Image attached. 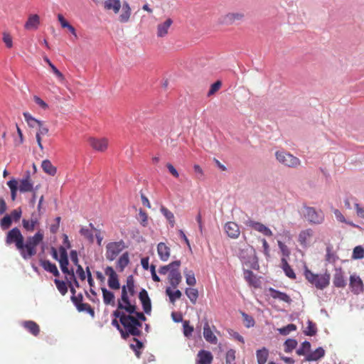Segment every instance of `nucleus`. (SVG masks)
I'll return each mask as SVG.
<instances>
[{
	"label": "nucleus",
	"instance_id": "nucleus-1",
	"mask_svg": "<svg viewBox=\"0 0 364 364\" xmlns=\"http://www.w3.org/2000/svg\"><path fill=\"white\" fill-rule=\"evenodd\" d=\"M304 275L306 279L318 289L323 290L330 284L331 275L328 272L323 274H315L305 266Z\"/></svg>",
	"mask_w": 364,
	"mask_h": 364
},
{
	"label": "nucleus",
	"instance_id": "nucleus-2",
	"mask_svg": "<svg viewBox=\"0 0 364 364\" xmlns=\"http://www.w3.org/2000/svg\"><path fill=\"white\" fill-rule=\"evenodd\" d=\"M112 316L114 318H119L120 323L123 326L124 330L122 329L121 336L123 339H127L129 336L136 335L137 333L136 329H134V326L132 325L128 317H133L132 316L127 315L123 311L115 310L112 312Z\"/></svg>",
	"mask_w": 364,
	"mask_h": 364
},
{
	"label": "nucleus",
	"instance_id": "nucleus-3",
	"mask_svg": "<svg viewBox=\"0 0 364 364\" xmlns=\"http://www.w3.org/2000/svg\"><path fill=\"white\" fill-rule=\"evenodd\" d=\"M127 247L124 240L110 242L106 245V258L109 261H114L117 257Z\"/></svg>",
	"mask_w": 364,
	"mask_h": 364
},
{
	"label": "nucleus",
	"instance_id": "nucleus-4",
	"mask_svg": "<svg viewBox=\"0 0 364 364\" xmlns=\"http://www.w3.org/2000/svg\"><path fill=\"white\" fill-rule=\"evenodd\" d=\"M23 243L24 237L18 228H13L7 232L6 237V245L14 244L16 249L18 250Z\"/></svg>",
	"mask_w": 364,
	"mask_h": 364
},
{
	"label": "nucleus",
	"instance_id": "nucleus-5",
	"mask_svg": "<svg viewBox=\"0 0 364 364\" xmlns=\"http://www.w3.org/2000/svg\"><path fill=\"white\" fill-rule=\"evenodd\" d=\"M304 218L311 223L314 225L321 224L324 220V213L322 210H316L314 207L304 206Z\"/></svg>",
	"mask_w": 364,
	"mask_h": 364
},
{
	"label": "nucleus",
	"instance_id": "nucleus-6",
	"mask_svg": "<svg viewBox=\"0 0 364 364\" xmlns=\"http://www.w3.org/2000/svg\"><path fill=\"white\" fill-rule=\"evenodd\" d=\"M275 156L279 163L288 167H296L300 163V161L297 157L284 151H276Z\"/></svg>",
	"mask_w": 364,
	"mask_h": 364
},
{
	"label": "nucleus",
	"instance_id": "nucleus-7",
	"mask_svg": "<svg viewBox=\"0 0 364 364\" xmlns=\"http://www.w3.org/2000/svg\"><path fill=\"white\" fill-rule=\"evenodd\" d=\"M31 173L29 171H26L22 179L20 181V185L18 186V189L21 193H26V192H36L38 186H36L35 188L33 187V183L31 182Z\"/></svg>",
	"mask_w": 364,
	"mask_h": 364
},
{
	"label": "nucleus",
	"instance_id": "nucleus-8",
	"mask_svg": "<svg viewBox=\"0 0 364 364\" xmlns=\"http://www.w3.org/2000/svg\"><path fill=\"white\" fill-rule=\"evenodd\" d=\"M349 287L350 291L355 295H358L364 291V284L360 276L356 274L350 276Z\"/></svg>",
	"mask_w": 364,
	"mask_h": 364
},
{
	"label": "nucleus",
	"instance_id": "nucleus-9",
	"mask_svg": "<svg viewBox=\"0 0 364 364\" xmlns=\"http://www.w3.org/2000/svg\"><path fill=\"white\" fill-rule=\"evenodd\" d=\"M256 255V251L252 246H247L245 248L240 249L238 257L242 264L247 265L248 262Z\"/></svg>",
	"mask_w": 364,
	"mask_h": 364
},
{
	"label": "nucleus",
	"instance_id": "nucleus-10",
	"mask_svg": "<svg viewBox=\"0 0 364 364\" xmlns=\"http://www.w3.org/2000/svg\"><path fill=\"white\" fill-rule=\"evenodd\" d=\"M139 299L141 301L144 314L149 315L151 312V301L148 291L142 288L139 292Z\"/></svg>",
	"mask_w": 364,
	"mask_h": 364
},
{
	"label": "nucleus",
	"instance_id": "nucleus-11",
	"mask_svg": "<svg viewBox=\"0 0 364 364\" xmlns=\"http://www.w3.org/2000/svg\"><path fill=\"white\" fill-rule=\"evenodd\" d=\"M58 262L60 264V267L62 272L65 275H71V271H74V269L73 268H68L69 259L68 252H65L63 248L60 249V257Z\"/></svg>",
	"mask_w": 364,
	"mask_h": 364
},
{
	"label": "nucleus",
	"instance_id": "nucleus-12",
	"mask_svg": "<svg viewBox=\"0 0 364 364\" xmlns=\"http://www.w3.org/2000/svg\"><path fill=\"white\" fill-rule=\"evenodd\" d=\"M333 284L335 287L344 288L347 282L345 279L344 274L341 267H336L333 277Z\"/></svg>",
	"mask_w": 364,
	"mask_h": 364
},
{
	"label": "nucleus",
	"instance_id": "nucleus-13",
	"mask_svg": "<svg viewBox=\"0 0 364 364\" xmlns=\"http://www.w3.org/2000/svg\"><path fill=\"white\" fill-rule=\"evenodd\" d=\"M243 18L244 14L242 13H228L222 17L220 23L226 25H230L241 21Z\"/></svg>",
	"mask_w": 364,
	"mask_h": 364
},
{
	"label": "nucleus",
	"instance_id": "nucleus-14",
	"mask_svg": "<svg viewBox=\"0 0 364 364\" xmlns=\"http://www.w3.org/2000/svg\"><path fill=\"white\" fill-rule=\"evenodd\" d=\"M244 278L248 284L255 288H259L261 286L260 280L250 269H243Z\"/></svg>",
	"mask_w": 364,
	"mask_h": 364
},
{
	"label": "nucleus",
	"instance_id": "nucleus-15",
	"mask_svg": "<svg viewBox=\"0 0 364 364\" xmlns=\"http://www.w3.org/2000/svg\"><path fill=\"white\" fill-rule=\"evenodd\" d=\"M213 356L209 350L202 349L198 351L196 364H211Z\"/></svg>",
	"mask_w": 364,
	"mask_h": 364
},
{
	"label": "nucleus",
	"instance_id": "nucleus-16",
	"mask_svg": "<svg viewBox=\"0 0 364 364\" xmlns=\"http://www.w3.org/2000/svg\"><path fill=\"white\" fill-rule=\"evenodd\" d=\"M268 291L269 292V295L274 299H278L287 304H291L292 301L290 296L285 292L280 291L273 287H269Z\"/></svg>",
	"mask_w": 364,
	"mask_h": 364
},
{
	"label": "nucleus",
	"instance_id": "nucleus-17",
	"mask_svg": "<svg viewBox=\"0 0 364 364\" xmlns=\"http://www.w3.org/2000/svg\"><path fill=\"white\" fill-rule=\"evenodd\" d=\"M40 264L46 272L51 273L55 277H58L60 276V272L57 268V266L55 263L51 262L48 259H42L39 260Z\"/></svg>",
	"mask_w": 364,
	"mask_h": 364
},
{
	"label": "nucleus",
	"instance_id": "nucleus-18",
	"mask_svg": "<svg viewBox=\"0 0 364 364\" xmlns=\"http://www.w3.org/2000/svg\"><path fill=\"white\" fill-rule=\"evenodd\" d=\"M225 230L228 237L236 239L240 235V229L237 223L234 222H228L225 225Z\"/></svg>",
	"mask_w": 364,
	"mask_h": 364
},
{
	"label": "nucleus",
	"instance_id": "nucleus-19",
	"mask_svg": "<svg viewBox=\"0 0 364 364\" xmlns=\"http://www.w3.org/2000/svg\"><path fill=\"white\" fill-rule=\"evenodd\" d=\"M90 145L96 151H103L107 147V142L105 139H97L90 137L89 139Z\"/></svg>",
	"mask_w": 364,
	"mask_h": 364
},
{
	"label": "nucleus",
	"instance_id": "nucleus-20",
	"mask_svg": "<svg viewBox=\"0 0 364 364\" xmlns=\"http://www.w3.org/2000/svg\"><path fill=\"white\" fill-rule=\"evenodd\" d=\"M325 355V350L322 347H318L314 351L309 353L305 357V360L309 362L317 361Z\"/></svg>",
	"mask_w": 364,
	"mask_h": 364
},
{
	"label": "nucleus",
	"instance_id": "nucleus-21",
	"mask_svg": "<svg viewBox=\"0 0 364 364\" xmlns=\"http://www.w3.org/2000/svg\"><path fill=\"white\" fill-rule=\"evenodd\" d=\"M157 252L160 259L166 262L170 257L171 250L164 242H159L157 245Z\"/></svg>",
	"mask_w": 364,
	"mask_h": 364
},
{
	"label": "nucleus",
	"instance_id": "nucleus-22",
	"mask_svg": "<svg viewBox=\"0 0 364 364\" xmlns=\"http://www.w3.org/2000/svg\"><path fill=\"white\" fill-rule=\"evenodd\" d=\"M205 323L203 326V336L206 341L212 343L216 344L218 341L217 337L212 332L209 323L206 319H205Z\"/></svg>",
	"mask_w": 364,
	"mask_h": 364
},
{
	"label": "nucleus",
	"instance_id": "nucleus-23",
	"mask_svg": "<svg viewBox=\"0 0 364 364\" xmlns=\"http://www.w3.org/2000/svg\"><path fill=\"white\" fill-rule=\"evenodd\" d=\"M43 234L41 231H38L33 236L27 237L26 242L24 241L25 246H38L43 242Z\"/></svg>",
	"mask_w": 364,
	"mask_h": 364
},
{
	"label": "nucleus",
	"instance_id": "nucleus-24",
	"mask_svg": "<svg viewBox=\"0 0 364 364\" xmlns=\"http://www.w3.org/2000/svg\"><path fill=\"white\" fill-rule=\"evenodd\" d=\"M36 247L37 246H25L23 243L18 251L21 257L27 260L36 254Z\"/></svg>",
	"mask_w": 364,
	"mask_h": 364
},
{
	"label": "nucleus",
	"instance_id": "nucleus-25",
	"mask_svg": "<svg viewBox=\"0 0 364 364\" xmlns=\"http://www.w3.org/2000/svg\"><path fill=\"white\" fill-rule=\"evenodd\" d=\"M102 292L103 302L105 305H111L114 306L115 305V296L114 292L107 289L105 287L101 288Z\"/></svg>",
	"mask_w": 364,
	"mask_h": 364
},
{
	"label": "nucleus",
	"instance_id": "nucleus-26",
	"mask_svg": "<svg viewBox=\"0 0 364 364\" xmlns=\"http://www.w3.org/2000/svg\"><path fill=\"white\" fill-rule=\"evenodd\" d=\"M22 326L32 335L36 336L39 334V326L33 321H25Z\"/></svg>",
	"mask_w": 364,
	"mask_h": 364
},
{
	"label": "nucleus",
	"instance_id": "nucleus-27",
	"mask_svg": "<svg viewBox=\"0 0 364 364\" xmlns=\"http://www.w3.org/2000/svg\"><path fill=\"white\" fill-rule=\"evenodd\" d=\"M172 23V19L168 18L164 23L159 24L157 26V36L159 37L165 36L168 33V30Z\"/></svg>",
	"mask_w": 364,
	"mask_h": 364
},
{
	"label": "nucleus",
	"instance_id": "nucleus-28",
	"mask_svg": "<svg viewBox=\"0 0 364 364\" xmlns=\"http://www.w3.org/2000/svg\"><path fill=\"white\" fill-rule=\"evenodd\" d=\"M168 279L171 287L175 289L180 284L182 277L179 271L173 270L168 273Z\"/></svg>",
	"mask_w": 364,
	"mask_h": 364
},
{
	"label": "nucleus",
	"instance_id": "nucleus-29",
	"mask_svg": "<svg viewBox=\"0 0 364 364\" xmlns=\"http://www.w3.org/2000/svg\"><path fill=\"white\" fill-rule=\"evenodd\" d=\"M281 261H282V268L285 275L291 279H295L296 277V274H295L294 269L291 267V266L288 263L287 259L283 257V258H282Z\"/></svg>",
	"mask_w": 364,
	"mask_h": 364
},
{
	"label": "nucleus",
	"instance_id": "nucleus-30",
	"mask_svg": "<svg viewBox=\"0 0 364 364\" xmlns=\"http://www.w3.org/2000/svg\"><path fill=\"white\" fill-rule=\"evenodd\" d=\"M257 364H265L269 357V350L266 347H262L256 351Z\"/></svg>",
	"mask_w": 364,
	"mask_h": 364
},
{
	"label": "nucleus",
	"instance_id": "nucleus-31",
	"mask_svg": "<svg viewBox=\"0 0 364 364\" xmlns=\"http://www.w3.org/2000/svg\"><path fill=\"white\" fill-rule=\"evenodd\" d=\"M6 185L10 188L11 198L14 201L16 198L18 191H19L18 181L15 178H11L9 181L6 182Z\"/></svg>",
	"mask_w": 364,
	"mask_h": 364
},
{
	"label": "nucleus",
	"instance_id": "nucleus-32",
	"mask_svg": "<svg viewBox=\"0 0 364 364\" xmlns=\"http://www.w3.org/2000/svg\"><path fill=\"white\" fill-rule=\"evenodd\" d=\"M41 167L45 173L51 176H55L57 173V168L53 166L50 161L48 159H45L42 161Z\"/></svg>",
	"mask_w": 364,
	"mask_h": 364
},
{
	"label": "nucleus",
	"instance_id": "nucleus-33",
	"mask_svg": "<svg viewBox=\"0 0 364 364\" xmlns=\"http://www.w3.org/2000/svg\"><path fill=\"white\" fill-rule=\"evenodd\" d=\"M65 279L67 280V282H65V281H63V280H60L58 278H55L54 279L53 282L56 286V288L58 289V290L59 291V292L63 295H65L68 292V278L67 276H65Z\"/></svg>",
	"mask_w": 364,
	"mask_h": 364
},
{
	"label": "nucleus",
	"instance_id": "nucleus-34",
	"mask_svg": "<svg viewBox=\"0 0 364 364\" xmlns=\"http://www.w3.org/2000/svg\"><path fill=\"white\" fill-rule=\"evenodd\" d=\"M104 6L105 9L113 10L115 14H117L121 8V2L120 0H106Z\"/></svg>",
	"mask_w": 364,
	"mask_h": 364
},
{
	"label": "nucleus",
	"instance_id": "nucleus-35",
	"mask_svg": "<svg viewBox=\"0 0 364 364\" xmlns=\"http://www.w3.org/2000/svg\"><path fill=\"white\" fill-rule=\"evenodd\" d=\"M25 121L28 124V126L31 128L38 127V125L41 124V120L36 119L33 117L29 112H25L23 113Z\"/></svg>",
	"mask_w": 364,
	"mask_h": 364
},
{
	"label": "nucleus",
	"instance_id": "nucleus-36",
	"mask_svg": "<svg viewBox=\"0 0 364 364\" xmlns=\"http://www.w3.org/2000/svg\"><path fill=\"white\" fill-rule=\"evenodd\" d=\"M166 294L168 296L169 301L172 304H174L182 296V293L179 289L173 291L170 287H166Z\"/></svg>",
	"mask_w": 364,
	"mask_h": 364
},
{
	"label": "nucleus",
	"instance_id": "nucleus-37",
	"mask_svg": "<svg viewBox=\"0 0 364 364\" xmlns=\"http://www.w3.org/2000/svg\"><path fill=\"white\" fill-rule=\"evenodd\" d=\"M129 252H124L117 260V267L119 269L120 272H122L124 268L129 264Z\"/></svg>",
	"mask_w": 364,
	"mask_h": 364
},
{
	"label": "nucleus",
	"instance_id": "nucleus-38",
	"mask_svg": "<svg viewBox=\"0 0 364 364\" xmlns=\"http://www.w3.org/2000/svg\"><path fill=\"white\" fill-rule=\"evenodd\" d=\"M76 309L79 312H86L92 318H94L95 316L94 309L87 303H82L79 305L76 304Z\"/></svg>",
	"mask_w": 364,
	"mask_h": 364
},
{
	"label": "nucleus",
	"instance_id": "nucleus-39",
	"mask_svg": "<svg viewBox=\"0 0 364 364\" xmlns=\"http://www.w3.org/2000/svg\"><path fill=\"white\" fill-rule=\"evenodd\" d=\"M76 309L79 312H86L92 318H94L95 316L94 309L87 303H82L79 305L76 304Z\"/></svg>",
	"mask_w": 364,
	"mask_h": 364
},
{
	"label": "nucleus",
	"instance_id": "nucleus-40",
	"mask_svg": "<svg viewBox=\"0 0 364 364\" xmlns=\"http://www.w3.org/2000/svg\"><path fill=\"white\" fill-rule=\"evenodd\" d=\"M39 23V16L37 14H33L29 16L28 21L25 23V28L26 29L37 28Z\"/></svg>",
	"mask_w": 364,
	"mask_h": 364
},
{
	"label": "nucleus",
	"instance_id": "nucleus-41",
	"mask_svg": "<svg viewBox=\"0 0 364 364\" xmlns=\"http://www.w3.org/2000/svg\"><path fill=\"white\" fill-rule=\"evenodd\" d=\"M311 343L308 341H304L302 342L299 346V348L296 350V353L299 355H305L310 353L311 350Z\"/></svg>",
	"mask_w": 364,
	"mask_h": 364
},
{
	"label": "nucleus",
	"instance_id": "nucleus-42",
	"mask_svg": "<svg viewBox=\"0 0 364 364\" xmlns=\"http://www.w3.org/2000/svg\"><path fill=\"white\" fill-rule=\"evenodd\" d=\"M38 223L37 218L31 219V220L23 218L22 220V225L23 228L28 232L34 230L36 225Z\"/></svg>",
	"mask_w": 364,
	"mask_h": 364
},
{
	"label": "nucleus",
	"instance_id": "nucleus-43",
	"mask_svg": "<svg viewBox=\"0 0 364 364\" xmlns=\"http://www.w3.org/2000/svg\"><path fill=\"white\" fill-rule=\"evenodd\" d=\"M160 211L162 213V215L168 221L171 226L173 227V225L175 224L173 213L171 211H170L167 208H166L165 206H163V205L161 207Z\"/></svg>",
	"mask_w": 364,
	"mask_h": 364
},
{
	"label": "nucleus",
	"instance_id": "nucleus-44",
	"mask_svg": "<svg viewBox=\"0 0 364 364\" xmlns=\"http://www.w3.org/2000/svg\"><path fill=\"white\" fill-rule=\"evenodd\" d=\"M107 284H108V287L112 290L119 289L121 286H120V282H119L118 274H117L116 275L108 278Z\"/></svg>",
	"mask_w": 364,
	"mask_h": 364
},
{
	"label": "nucleus",
	"instance_id": "nucleus-45",
	"mask_svg": "<svg viewBox=\"0 0 364 364\" xmlns=\"http://www.w3.org/2000/svg\"><path fill=\"white\" fill-rule=\"evenodd\" d=\"M186 296L188 297L193 304L196 303L198 297V291L196 289L188 287L185 290Z\"/></svg>",
	"mask_w": 364,
	"mask_h": 364
},
{
	"label": "nucleus",
	"instance_id": "nucleus-46",
	"mask_svg": "<svg viewBox=\"0 0 364 364\" xmlns=\"http://www.w3.org/2000/svg\"><path fill=\"white\" fill-rule=\"evenodd\" d=\"M298 342L294 338H287L284 343V351L286 353H291L297 346Z\"/></svg>",
	"mask_w": 364,
	"mask_h": 364
},
{
	"label": "nucleus",
	"instance_id": "nucleus-47",
	"mask_svg": "<svg viewBox=\"0 0 364 364\" xmlns=\"http://www.w3.org/2000/svg\"><path fill=\"white\" fill-rule=\"evenodd\" d=\"M117 310H124L127 313H128V315H134L136 312H137V307L136 306V304H130L129 305H128L127 306H125L124 307L122 306V304H121L120 303L119 304H117Z\"/></svg>",
	"mask_w": 364,
	"mask_h": 364
},
{
	"label": "nucleus",
	"instance_id": "nucleus-48",
	"mask_svg": "<svg viewBox=\"0 0 364 364\" xmlns=\"http://www.w3.org/2000/svg\"><path fill=\"white\" fill-rule=\"evenodd\" d=\"M351 258L353 259H361L364 258V247L362 245L355 246L353 250Z\"/></svg>",
	"mask_w": 364,
	"mask_h": 364
},
{
	"label": "nucleus",
	"instance_id": "nucleus-49",
	"mask_svg": "<svg viewBox=\"0 0 364 364\" xmlns=\"http://www.w3.org/2000/svg\"><path fill=\"white\" fill-rule=\"evenodd\" d=\"M14 220L11 218L10 215L6 214L1 219H0V227L1 230H8L12 225Z\"/></svg>",
	"mask_w": 364,
	"mask_h": 364
},
{
	"label": "nucleus",
	"instance_id": "nucleus-50",
	"mask_svg": "<svg viewBox=\"0 0 364 364\" xmlns=\"http://www.w3.org/2000/svg\"><path fill=\"white\" fill-rule=\"evenodd\" d=\"M307 325L308 326L306 329L304 331V334L309 336H313L316 335L317 332L316 323L311 320H308Z\"/></svg>",
	"mask_w": 364,
	"mask_h": 364
},
{
	"label": "nucleus",
	"instance_id": "nucleus-51",
	"mask_svg": "<svg viewBox=\"0 0 364 364\" xmlns=\"http://www.w3.org/2000/svg\"><path fill=\"white\" fill-rule=\"evenodd\" d=\"M183 333L185 337L189 338L193 332V326L190 325V321L185 320L183 322Z\"/></svg>",
	"mask_w": 364,
	"mask_h": 364
},
{
	"label": "nucleus",
	"instance_id": "nucleus-52",
	"mask_svg": "<svg viewBox=\"0 0 364 364\" xmlns=\"http://www.w3.org/2000/svg\"><path fill=\"white\" fill-rule=\"evenodd\" d=\"M240 314L243 318V321H245V326L246 328L253 327L255 324V321L253 317L244 311H240Z\"/></svg>",
	"mask_w": 364,
	"mask_h": 364
},
{
	"label": "nucleus",
	"instance_id": "nucleus-53",
	"mask_svg": "<svg viewBox=\"0 0 364 364\" xmlns=\"http://www.w3.org/2000/svg\"><path fill=\"white\" fill-rule=\"evenodd\" d=\"M297 328L296 326L294 323H289L285 326L278 329L279 333L282 336H287L291 331H294Z\"/></svg>",
	"mask_w": 364,
	"mask_h": 364
},
{
	"label": "nucleus",
	"instance_id": "nucleus-54",
	"mask_svg": "<svg viewBox=\"0 0 364 364\" xmlns=\"http://www.w3.org/2000/svg\"><path fill=\"white\" fill-rule=\"evenodd\" d=\"M127 284L129 294L130 296H134L135 294V285H134V279L132 275H129L127 277Z\"/></svg>",
	"mask_w": 364,
	"mask_h": 364
},
{
	"label": "nucleus",
	"instance_id": "nucleus-55",
	"mask_svg": "<svg viewBox=\"0 0 364 364\" xmlns=\"http://www.w3.org/2000/svg\"><path fill=\"white\" fill-rule=\"evenodd\" d=\"M338 259V256L332 252V247L331 245L327 246L326 260L329 263H334Z\"/></svg>",
	"mask_w": 364,
	"mask_h": 364
},
{
	"label": "nucleus",
	"instance_id": "nucleus-56",
	"mask_svg": "<svg viewBox=\"0 0 364 364\" xmlns=\"http://www.w3.org/2000/svg\"><path fill=\"white\" fill-rule=\"evenodd\" d=\"M311 235L310 230H303L299 235L298 240L301 245L306 247L307 238Z\"/></svg>",
	"mask_w": 364,
	"mask_h": 364
},
{
	"label": "nucleus",
	"instance_id": "nucleus-57",
	"mask_svg": "<svg viewBox=\"0 0 364 364\" xmlns=\"http://www.w3.org/2000/svg\"><path fill=\"white\" fill-rule=\"evenodd\" d=\"M128 319L131 321L132 325L134 326V329H136L137 333L134 336H140L142 333L141 328L142 327V322L137 321L134 317H128Z\"/></svg>",
	"mask_w": 364,
	"mask_h": 364
},
{
	"label": "nucleus",
	"instance_id": "nucleus-58",
	"mask_svg": "<svg viewBox=\"0 0 364 364\" xmlns=\"http://www.w3.org/2000/svg\"><path fill=\"white\" fill-rule=\"evenodd\" d=\"M222 86L220 80H217L210 85V89L207 93V96L210 97L217 92Z\"/></svg>",
	"mask_w": 364,
	"mask_h": 364
},
{
	"label": "nucleus",
	"instance_id": "nucleus-59",
	"mask_svg": "<svg viewBox=\"0 0 364 364\" xmlns=\"http://www.w3.org/2000/svg\"><path fill=\"white\" fill-rule=\"evenodd\" d=\"M186 277V282L189 286H194L196 284V279L195 277V274L193 271H189L188 272H185Z\"/></svg>",
	"mask_w": 364,
	"mask_h": 364
},
{
	"label": "nucleus",
	"instance_id": "nucleus-60",
	"mask_svg": "<svg viewBox=\"0 0 364 364\" xmlns=\"http://www.w3.org/2000/svg\"><path fill=\"white\" fill-rule=\"evenodd\" d=\"M44 60L48 63L49 67L51 68L53 73L58 77L63 78L62 73L55 67V65L50 60L48 57L44 58Z\"/></svg>",
	"mask_w": 364,
	"mask_h": 364
},
{
	"label": "nucleus",
	"instance_id": "nucleus-61",
	"mask_svg": "<svg viewBox=\"0 0 364 364\" xmlns=\"http://www.w3.org/2000/svg\"><path fill=\"white\" fill-rule=\"evenodd\" d=\"M11 218L14 220V222H18L22 215V210L21 208H18L16 209L13 210L9 214Z\"/></svg>",
	"mask_w": 364,
	"mask_h": 364
},
{
	"label": "nucleus",
	"instance_id": "nucleus-62",
	"mask_svg": "<svg viewBox=\"0 0 364 364\" xmlns=\"http://www.w3.org/2000/svg\"><path fill=\"white\" fill-rule=\"evenodd\" d=\"M246 225L259 232H261L263 226L264 225L259 222H256V221H254L252 220H249L246 223Z\"/></svg>",
	"mask_w": 364,
	"mask_h": 364
},
{
	"label": "nucleus",
	"instance_id": "nucleus-63",
	"mask_svg": "<svg viewBox=\"0 0 364 364\" xmlns=\"http://www.w3.org/2000/svg\"><path fill=\"white\" fill-rule=\"evenodd\" d=\"M133 341L134 343H130L129 347L133 350H143L144 348V345L141 341L139 338H136V336L133 338Z\"/></svg>",
	"mask_w": 364,
	"mask_h": 364
},
{
	"label": "nucleus",
	"instance_id": "nucleus-64",
	"mask_svg": "<svg viewBox=\"0 0 364 364\" xmlns=\"http://www.w3.org/2000/svg\"><path fill=\"white\" fill-rule=\"evenodd\" d=\"M80 233L82 235L87 237L90 240V242H93L94 235H93L92 232H91V230H90L89 229L85 228H82L80 230Z\"/></svg>",
	"mask_w": 364,
	"mask_h": 364
}]
</instances>
